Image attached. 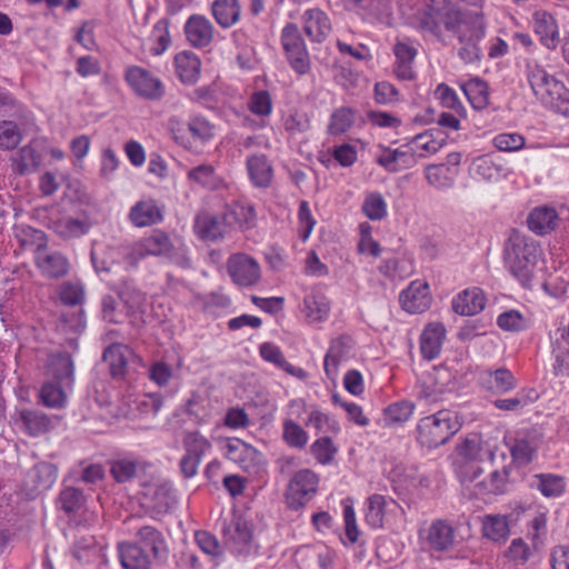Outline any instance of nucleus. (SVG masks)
Masks as SVG:
<instances>
[{
    "mask_svg": "<svg viewBox=\"0 0 569 569\" xmlns=\"http://www.w3.org/2000/svg\"><path fill=\"white\" fill-rule=\"evenodd\" d=\"M540 253V248L535 240L516 231L506 242V266L525 288L531 287Z\"/></svg>",
    "mask_w": 569,
    "mask_h": 569,
    "instance_id": "obj_1",
    "label": "nucleus"
},
{
    "mask_svg": "<svg viewBox=\"0 0 569 569\" xmlns=\"http://www.w3.org/2000/svg\"><path fill=\"white\" fill-rule=\"evenodd\" d=\"M526 77L542 104L561 113L568 112L569 90L561 81L550 76L533 59L526 61Z\"/></svg>",
    "mask_w": 569,
    "mask_h": 569,
    "instance_id": "obj_2",
    "label": "nucleus"
},
{
    "mask_svg": "<svg viewBox=\"0 0 569 569\" xmlns=\"http://www.w3.org/2000/svg\"><path fill=\"white\" fill-rule=\"evenodd\" d=\"M461 428L458 413L442 409L423 417L417 425L418 442L429 449L445 445Z\"/></svg>",
    "mask_w": 569,
    "mask_h": 569,
    "instance_id": "obj_3",
    "label": "nucleus"
},
{
    "mask_svg": "<svg viewBox=\"0 0 569 569\" xmlns=\"http://www.w3.org/2000/svg\"><path fill=\"white\" fill-rule=\"evenodd\" d=\"M223 545L234 553H247L252 542V530L248 521L239 513L232 512L220 521Z\"/></svg>",
    "mask_w": 569,
    "mask_h": 569,
    "instance_id": "obj_4",
    "label": "nucleus"
},
{
    "mask_svg": "<svg viewBox=\"0 0 569 569\" xmlns=\"http://www.w3.org/2000/svg\"><path fill=\"white\" fill-rule=\"evenodd\" d=\"M281 44L290 67L300 76L311 69L310 57L300 30L295 23H287L281 32Z\"/></svg>",
    "mask_w": 569,
    "mask_h": 569,
    "instance_id": "obj_5",
    "label": "nucleus"
},
{
    "mask_svg": "<svg viewBox=\"0 0 569 569\" xmlns=\"http://www.w3.org/2000/svg\"><path fill=\"white\" fill-rule=\"evenodd\" d=\"M226 268L231 281L239 288H253L262 278L258 260L244 252L232 253Z\"/></svg>",
    "mask_w": 569,
    "mask_h": 569,
    "instance_id": "obj_6",
    "label": "nucleus"
},
{
    "mask_svg": "<svg viewBox=\"0 0 569 569\" xmlns=\"http://www.w3.org/2000/svg\"><path fill=\"white\" fill-rule=\"evenodd\" d=\"M319 478L310 469H301L291 478L286 499L288 507L295 510L303 507L317 492Z\"/></svg>",
    "mask_w": 569,
    "mask_h": 569,
    "instance_id": "obj_7",
    "label": "nucleus"
},
{
    "mask_svg": "<svg viewBox=\"0 0 569 569\" xmlns=\"http://www.w3.org/2000/svg\"><path fill=\"white\" fill-rule=\"evenodd\" d=\"M420 538L430 552H448L457 545L453 526L446 519H436L423 530Z\"/></svg>",
    "mask_w": 569,
    "mask_h": 569,
    "instance_id": "obj_8",
    "label": "nucleus"
},
{
    "mask_svg": "<svg viewBox=\"0 0 569 569\" xmlns=\"http://www.w3.org/2000/svg\"><path fill=\"white\" fill-rule=\"evenodd\" d=\"M34 239L39 241L36 250V264L43 274L50 278H60L67 274L69 263L67 258L58 251H49L44 247V233L40 230L29 229Z\"/></svg>",
    "mask_w": 569,
    "mask_h": 569,
    "instance_id": "obj_9",
    "label": "nucleus"
},
{
    "mask_svg": "<svg viewBox=\"0 0 569 569\" xmlns=\"http://www.w3.org/2000/svg\"><path fill=\"white\" fill-rule=\"evenodd\" d=\"M209 448V441L199 432L194 431L186 435V455L180 460V470L187 478H190L197 473L201 457Z\"/></svg>",
    "mask_w": 569,
    "mask_h": 569,
    "instance_id": "obj_10",
    "label": "nucleus"
},
{
    "mask_svg": "<svg viewBox=\"0 0 569 569\" xmlns=\"http://www.w3.org/2000/svg\"><path fill=\"white\" fill-rule=\"evenodd\" d=\"M301 23L305 34L316 43H322L332 29L330 18L319 8L306 10L301 16Z\"/></svg>",
    "mask_w": 569,
    "mask_h": 569,
    "instance_id": "obj_11",
    "label": "nucleus"
},
{
    "mask_svg": "<svg viewBox=\"0 0 569 569\" xmlns=\"http://www.w3.org/2000/svg\"><path fill=\"white\" fill-rule=\"evenodd\" d=\"M129 86L141 97L148 99L160 98L163 93L160 80L140 67H131L126 72Z\"/></svg>",
    "mask_w": 569,
    "mask_h": 569,
    "instance_id": "obj_12",
    "label": "nucleus"
},
{
    "mask_svg": "<svg viewBox=\"0 0 569 569\" xmlns=\"http://www.w3.org/2000/svg\"><path fill=\"white\" fill-rule=\"evenodd\" d=\"M186 39L193 48H206L212 40L214 27L211 21L202 14H192L183 26Z\"/></svg>",
    "mask_w": 569,
    "mask_h": 569,
    "instance_id": "obj_13",
    "label": "nucleus"
},
{
    "mask_svg": "<svg viewBox=\"0 0 569 569\" xmlns=\"http://www.w3.org/2000/svg\"><path fill=\"white\" fill-rule=\"evenodd\" d=\"M497 449L498 440L496 438L482 439L472 435L466 438L459 447V453L468 460L493 462Z\"/></svg>",
    "mask_w": 569,
    "mask_h": 569,
    "instance_id": "obj_14",
    "label": "nucleus"
},
{
    "mask_svg": "<svg viewBox=\"0 0 569 569\" xmlns=\"http://www.w3.org/2000/svg\"><path fill=\"white\" fill-rule=\"evenodd\" d=\"M431 295L429 286L421 280L412 281L399 297L402 308L409 313H422L429 309L431 305Z\"/></svg>",
    "mask_w": 569,
    "mask_h": 569,
    "instance_id": "obj_15",
    "label": "nucleus"
},
{
    "mask_svg": "<svg viewBox=\"0 0 569 569\" xmlns=\"http://www.w3.org/2000/svg\"><path fill=\"white\" fill-rule=\"evenodd\" d=\"M226 456L246 471L254 470L262 462L261 452L238 438L228 441Z\"/></svg>",
    "mask_w": 569,
    "mask_h": 569,
    "instance_id": "obj_16",
    "label": "nucleus"
},
{
    "mask_svg": "<svg viewBox=\"0 0 569 569\" xmlns=\"http://www.w3.org/2000/svg\"><path fill=\"white\" fill-rule=\"evenodd\" d=\"M193 228L200 239L212 242L224 238L229 229L222 213L211 214L208 212L196 216Z\"/></svg>",
    "mask_w": 569,
    "mask_h": 569,
    "instance_id": "obj_17",
    "label": "nucleus"
},
{
    "mask_svg": "<svg viewBox=\"0 0 569 569\" xmlns=\"http://www.w3.org/2000/svg\"><path fill=\"white\" fill-rule=\"evenodd\" d=\"M532 26L536 36L543 47L555 50L560 42V33L557 20L547 11H537L533 13Z\"/></svg>",
    "mask_w": 569,
    "mask_h": 569,
    "instance_id": "obj_18",
    "label": "nucleus"
},
{
    "mask_svg": "<svg viewBox=\"0 0 569 569\" xmlns=\"http://www.w3.org/2000/svg\"><path fill=\"white\" fill-rule=\"evenodd\" d=\"M144 505L156 513L168 512L174 503L172 485L167 481L156 482L147 486L144 492Z\"/></svg>",
    "mask_w": 569,
    "mask_h": 569,
    "instance_id": "obj_19",
    "label": "nucleus"
},
{
    "mask_svg": "<svg viewBox=\"0 0 569 569\" xmlns=\"http://www.w3.org/2000/svg\"><path fill=\"white\" fill-rule=\"evenodd\" d=\"M487 303L482 289L472 287L465 289L452 299V309L461 316H475L481 312Z\"/></svg>",
    "mask_w": 569,
    "mask_h": 569,
    "instance_id": "obj_20",
    "label": "nucleus"
},
{
    "mask_svg": "<svg viewBox=\"0 0 569 569\" xmlns=\"http://www.w3.org/2000/svg\"><path fill=\"white\" fill-rule=\"evenodd\" d=\"M128 219L134 227L143 228L159 223L163 216L156 201L147 199L140 200L131 207Z\"/></svg>",
    "mask_w": 569,
    "mask_h": 569,
    "instance_id": "obj_21",
    "label": "nucleus"
},
{
    "mask_svg": "<svg viewBox=\"0 0 569 569\" xmlns=\"http://www.w3.org/2000/svg\"><path fill=\"white\" fill-rule=\"evenodd\" d=\"M134 356L132 349L124 343L113 342L103 351L102 358L109 365L113 378H122L129 360Z\"/></svg>",
    "mask_w": 569,
    "mask_h": 569,
    "instance_id": "obj_22",
    "label": "nucleus"
},
{
    "mask_svg": "<svg viewBox=\"0 0 569 569\" xmlns=\"http://www.w3.org/2000/svg\"><path fill=\"white\" fill-rule=\"evenodd\" d=\"M118 551L123 569H150L151 558L149 551L139 543H119Z\"/></svg>",
    "mask_w": 569,
    "mask_h": 569,
    "instance_id": "obj_23",
    "label": "nucleus"
},
{
    "mask_svg": "<svg viewBox=\"0 0 569 569\" xmlns=\"http://www.w3.org/2000/svg\"><path fill=\"white\" fill-rule=\"evenodd\" d=\"M410 144L418 158H425L438 152L446 143V136L439 129H429L415 136Z\"/></svg>",
    "mask_w": 569,
    "mask_h": 569,
    "instance_id": "obj_24",
    "label": "nucleus"
},
{
    "mask_svg": "<svg viewBox=\"0 0 569 569\" xmlns=\"http://www.w3.org/2000/svg\"><path fill=\"white\" fill-rule=\"evenodd\" d=\"M20 428L29 436L37 437L52 428L51 419L41 410L24 409L19 412Z\"/></svg>",
    "mask_w": 569,
    "mask_h": 569,
    "instance_id": "obj_25",
    "label": "nucleus"
},
{
    "mask_svg": "<svg viewBox=\"0 0 569 569\" xmlns=\"http://www.w3.org/2000/svg\"><path fill=\"white\" fill-rule=\"evenodd\" d=\"M48 375L51 381L66 386H72L73 382V362L66 352L51 355L48 359Z\"/></svg>",
    "mask_w": 569,
    "mask_h": 569,
    "instance_id": "obj_26",
    "label": "nucleus"
},
{
    "mask_svg": "<svg viewBox=\"0 0 569 569\" xmlns=\"http://www.w3.org/2000/svg\"><path fill=\"white\" fill-rule=\"evenodd\" d=\"M446 329L441 323H430L426 327L420 339L421 355L427 360L436 359L442 347Z\"/></svg>",
    "mask_w": 569,
    "mask_h": 569,
    "instance_id": "obj_27",
    "label": "nucleus"
},
{
    "mask_svg": "<svg viewBox=\"0 0 569 569\" xmlns=\"http://www.w3.org/2000/svg\"><path fill=\"white\" fill-rule=\"evenodd\" d=\"M58 470L53 463L39 462L27 473V481L32 485V490L41 492L50 489L57 481Z\"/></svg>",
    "mask_w": 569,
    "mask_h": 569,
    "instance_id": "obj_28",
    "label": "nucleus"
},
{
    "mask_svg": "<svg viewBox=\"0 0 569 569\" xmlns=\"http://www.w3.org/2000/svg\"><path fill=\"white\" fill-rule=\"evenodd\" d=\"M222 214L228 228L239 227L241 229H250L256 223V211L248 204L234 202L227 206Z\"/></svg>",
    "mask_w": 569,
    "mask_h": 569,
    "instance_id": "obj_29",
    "label": "nucleus"
},
{
    "mask_svg": "<svg viewBox=\"0 0 569 569\" xmlns=\"http://www.w3.org/2000/svg\"><path fill=\"white\" fill-rule=\"evenodd\" d=\"M259 352L263 360H266L270 363H273L278 368L284 370L290 376H293L301 380L307 378V372L302 368L296 367V366H292L291 363H289L286 360L280 348L278 346H276L274 343H272V342L262 343L259 348Z\"/></svg>",
    "mask_w": 569,
    "mask_h": 569,
    "instance_id": "obj_30",
    "label": "nucleus"
},
{
    "mask_svg": "<svg viewBox=\"0 0 569 569\" xmlns=\"http://www.w3.org/2000/svg\"><path fill=\"white\" fill-rule=\"evenodd\" d=\"M211 12L216 22L227 29L240 20L241 7L238 0H214L211 4Z\"/></svg>",
    "mask_w": 569,
    "mask_h": 569,
    "instance_id": "obj_31",
    "label": "nucleus"
},
{
    "mask_svg": "<svg viewBox=\"0 0 569 569\" xmlns=\"http://www.w3.org/2000/svg\"><path fill=\"white\" fill-rule=\"evenodd\" d=\"M350 350V339L341 337L333 340L325 357V372L330 380H335L338 375L340 362L347 357Z\"/></svg>",
    "mask_w": 569,
    "mask_h": 569,
    "instance_id": "obj_32",
    "label": "nucleus"
},
{
    "mask_svg": "<svg viewBox=\"0 0 569 569\" xmlns=\"http://www.w3.org/2000/svg\"><path fill=\"white\" fill-rule=\"evenodd\" d=\"M530 487L546 498H558L566 491L565 478L553 473H538L532 477Z\"/></svg>",
    "mask_w": 569,
    "mask_h": 569,
    "instance_id": "obj_33",
    "label": "nucleus"
},
{
    "mask_svg": "<svg viewBox=\"0 0 569 569\" xmlns=\"http://www.w3.org/2000/svg\"><path fill=\"white\" fill-rule=\"evenodd\" d=\"M480 381L483 388L496 393H505L516 387L512 373L505 368L483 372Z\"/></svg>",
    "mask_w": 569,
    "mask_h": 569,
    "instance_id": "obj_34",
    "label": "nucleus"
},
{
    "mask_svg": "<svg viewBox=\"0 0 569 569\" xmlns=\"http://www.w3.org/2000/svg\"><path fill=\"white\" fill-rule=\"evenodd\" d=\"M329 311V301L322 293L311 292L305 297L302 312L310 323L326 320Z\"/></svg>",
    "mask_w": 569,
    "mask_h": 569,
    "instance_id": "obj_35",
    "label": "nucleus"
},
{
    "mask_svg": "<svg viewBox=\"0 0 569 569\" xmlns=\"http://www.w3.org/2000/svg\"><path fill=\"white\" fill-rule=\"evenodd\" d=\"M393 51L396 56L395 73L397 78L401 80H412L415 78L412 63L417 54L416 49L406 43L398 42Z\"/></svg>",
    "mask_w": 569,
    "mask_h": 569,
    "instance_id": "obj_36",
    "label": "nucleus"
},
{
    "mask_svg": "<svg viewBox=\"0 0 569 569\" xmlns=\"http://www.w3.org/2000/svg\"><path fill=\"white\" fill-rule=\"evenodd\" d=\"M557 220L558 214L553 208H536L528 217V227L537 234H547L556 228Z\"/></svg>",
    "mask_w": 569,
    "mask_h": 569,
    "instance_id": "obj_37",
    "label": "nucleus"
},
{
    "mask_svg": "<svg viewBox=\"0 0 569 569\" xmlns=\"http://www.w3.org/2000/svg\"><path fill=\"white\" fill-rule=\"evenodd\" d=\"M457 176L458 169H452L451 167L441 163L428 164L425 168V177L428 183L438 190L451 188Z\"/></svg>",
    "mask_w": 569,
    "mask_h": 569,
    "instance_id": "obj_38",
    "label": "nucleus"
},
{
    "mask_svg": "<svg viewBox=\"0 0 569 569\" xmlns=\"http://www.w3.org/2000/svg\"><path fill=\"white\" fill-rule=\"evenodd\" d=\"M389 506H397L396 501L392 499H387L382 495H372L367 500V510H366V522L375 528H382L385 521L386 509Z\"/></svg>",
    "mask_w": 569,
    "mask_h": 569,
    "instance_id": "obj_39",
    "label": "nucleus"
},
{
    "mask_svg": "<svg viewBox=\"0 0 569 569\" xmlns=\"http://www.w3.org/2000/svg\"><path fill=\"white\" fill-rule=\"evenodd\" d=\"M247 169L254 186L266 188L271 182L272 168L264 154H254L247 159Z\"/></svg>",
    "mask_w": 569,
    "mask_h": 569,
    "instance_id": "obj_40",
    "label": "nucleus"
},
{
    "mask_svg": "<svg viewBox=\"0 0 569 569\" xmlns=\"http://www.w3.org/2000/svg\"><path fill=\"white\" fill-rule=\"evenodd\" d=\"M483 536L493 541L501 542L507 540L510 535V525L507 516L487 515L482 519Z\"/></svg>",
    "mask_w": 569,
    "mask_h": 569,
    "instance_id": "obj_41",
    "label": "nucleus"
},
{
    "mask_svg": "<svg viewBox=\"0 0 569 569\" xmlns=\"http://www.w3.org/2000/svg\"><path fill=\"white\" fill-rule=\"evenodd\" d=\"M139 545L146 550L152 551L156 559H164L167 556V546L161 537V533L153 527L144 526L139 529L138 533Z\"/></svg>",
    "mask_w": 569,
    "mask_h": 569,
    "instance_id": "obj_42",
    "label": "nucleus"
},
{
    "mask_svg": "<svg viewBox=\"0 0 569 569\" xmlns=\"http://www.w3.org/2000/svg\"><path fill=\"white\" fill-rule=\"evenodd\" d=\"M11 160L13 172L21 176L34 172L40 163V157L31 146L22 147Z\"/></svg>",
    "mask_w": 569,
    "mask_h": 569,
    "instance_id": "obj_43",
    "label": "nucleus"
},
{
    "mask_svg": "<svg viewBox=\"0 0 569 569\" xmlns=\"http://www.w3.org/2000/svg\"><path fill=\"white\" fill-rule=\"evenodd\" d=\"M461 89L473 109L482 110L487 108L489 103V92L485 81L478 78L471 79L462 84Z\"/></svg>",
    "mask_w": 569,
    "mask_h": 569,
    "instance_id": "obj_44",
    "label": "nucleus"
},
{
    "mask_svg": "<svg viewBox=\"0 0 569 569\" xmlns=\"http://www.w3.org/2000/svg\"><path fill=\"white\" fill-rule=\"evenodd\" d=\"M356 121V112L349 107H340L336 109L328 124V133L331 136H340L351 129Z\"/></svg>",
    "mask_w": 569,
    "mask_h": 569,
    "instance_id": "obj_45",
    "label": "nucleus"
},
{
    "mask_svg": "<svg viewBox=\"0 0 569 569\" xmlns=\"http://www.w3.org/2000/svg\"><path fill=\"white\" fill-rule=\"evenodd\" d=\"M70 386L47 381L40 390L41 402L49 408H62L67 402L66 390Z\"/></svg>",
    "mask_w": 569,
    "mask_h": 569,
    "instance_id": "obj_46",
    "label": "nucleus"
},
{
    "mask_svg": "<svg viewBox=\"0 0 569 569\" xmlns=\"http://www.w3.org/2000/svg\"><path fill=\"white\" fill-rule=\"evenodd\" d=\"M485 36L483 14L478 11H467L465 23L459 32L460 42L480 40Z\"/></svg>",
    "mask_w": 569,
    "mask_h": 569,
    "instance_id": "obj_47",
    "label": "nucleus"
},
{
    "mask_svg": "<svg viewBox=\"0 0 569 569\" xmlns=\"http://www.w3.org/2000/svg\"><path fill=\"white\" fill-rule=\"evenodd\" d=\"M86 497L81 489L74 487H66L59 493L58 507L67 515H73L81 510L84 506Z\"/></svg>",
    "mask_w": 569,
    "mask_h": 569,
    "instance_id": "obj_48",
    "label": "nucleus"
},
{
    "mask_svg": "<svg viewBox=\"0 0 569 569\" xmlns=\"http://www.w3.org/2000/svg\"><path fill=\"white\" fill-rule=\"evenodd\" d=\"M201 61L198 54L192 51L180 52V81L194 83L199 79Z\"/></svg>",
    "mask_w": 569,
    "mask_h": 569,
    "instance_id": "obj_49",
    "label": "nucleus"
},
{
    "mask_svg": "<svg viewBox=\"0 0 569 569\" xmlns=\"http://www.w3.org/2000/svg\"><path fill=\"white\" fill-rule=\"evenodd\" d=\"M90 224L86 220L66 217L54 223L56 232L62 238H78L89 231Z\"/></svg>",
    "mask_w": 569,
    "mask_h": 569,
    "instance_id": "obj_50",
    "label": "nucleus"
},
{
    "mask_svg": "<svg viewBox=\"0 0 569 569\" xmlns=\"http://www.w3.org/2000/svg\"><path fill=\"white\" fill-rule=\"evenodd\" d=\"M188 178L203 188L213 190L217 189L221 180L216 174L214 168L211 164H200L188 172Z\"/></svg>",
    "mask_w": 569,
    "mask_h": 569,
    "instance_id": "obj_51",
    "label": "nucleus"
},
{
    "mask_svg": "<svg viewBox=\"0 0 569 569\" xmlns=\"http://www.w3.org/2000/svg\"><path fill=\"white\" fill-rule=\"evenodd\" d=\"M497 325L503 331L520 332L528 328V319L520 311L511 309L498 316Z\"/></svg>",
    "mask_w": 569,
    "mask_h": 569,
    "instance_id": "obj_52",
    "label": "nucleus"
},
{
    "mask_svg": "<svg viewBox=\"0 0 569 569\" xmlns=\"http://www.w3.org/2000/svg\"><path fill=\"white\" fill-rule=\"evenodd\" d=\"M139 466L136 460L121 458L111 461L110 472L117 482H127L137 475Z\"/></svg>",
    "mask_w": 569,
    "mask_h": 569,
    "instance_id": "obj_53",
    "label": "nucleus"
},
{
    "mask_svg": "<svg viewBox=\"0 0 569 569\" xmlns=\"http://www.w3.org/2000/svg\"><path fill=\"white\" fill-rule=\"evenodd\" d=\"M150 40L152 42L150 47L152 54L159 56L167 50L171 43L167 19H162L154 24Z\"/></svg>",
    "mask_w": 569,
    "mask_h": 569,
    "instance_id": "obj_54",
    "label": "nucleus"
},
{
    "mask_svg": "<svg viewBox=\"0 0 569 569\" xmlns=\"http://www.w3.org/2000/svg\"><path fill=\"white\" fill-rule=\"evenodd\" d=\"M362 211L370 220H381L387 216V203L379 192L368 193L362 203Z\"/></svg>",
    "mask_w": 569,
    "mask_h": 569,
    "instance_id": "obj_55",
    "label": "nucleus"
},
{
    "mask_svg": "<svg viewBox=\"0 0 569 569\" xmlns=\"http://www.w3.org/2000/svg\"><path fill=\"white\" fill-rule=\"evenodd\" d=\"M283 440L289 447L302 449L308 442V433L293 420L283 422Z\"/></svg>",
    "mask_w": 569,
    "mask_h": 569,
    "instance_id": "obj_56",
    "label": "nucleus"
},
{
    "mask_svg": "<svg viewBox=\"0 0 569 569\" xmlns=\"http://www.w3.org/2000/svg\"><path fill=\"white\" fill-rule=\"evenodd\" d=\"M140 246L146 253L159 256L170 250L171 242L164 232L156 230L150 237L144 238Z\"/></svg>",
    "mask_w": 569,
    "mask_h": 569,
    "instance_id": "obj_57",
    "label": "nucleus"
},
{
    "mask_svg": "<svg viewBox=\"0 0 569 569\" xmlns=\"http://www.w3.org/2000/svg\"><path fill=\"white\" fill-rule=\"evenodd\" d=\"M416 397L420 402L432 405L442 399V390L438 388L432 377H426L417 385Z\"/></svg>",
    "mask_w": 569,
    "mask_h": 569,
    "instance_id": "obj_58",
    "label": "nucleus"
},
{
    "mask_svg": "<svg viewBox=\"0 0 569 569\" xmlns=\"http://www.w3.org/2000/svg\"><path fill=\"white\" fill-rule=\"evenodd\" d=\"M189 131L194 140L201 144L208 142L214 137V126L203 117H194L190 120Z\"/></svg>",
    "mask_w": 569,
    "mask_h": 569,
    "instance_id": "obj_59",
    "label": "nucleus"
},
{
    "mask_svg": "<svg viewBox=\"0 0 569 569\" xmlns=\"http://www.w3.org/2000/svg\"><path fill=\"white\" fill-rule=\"evenodd\" d=\"M21 132L17 123L12 121L0 122V148L14 149L21 141Z\"/></svg>",
    "mask_w": 569,
    "mask_h": 569,
    "instance_id": "obj_60",
    "label": "nucleus"
},
{
    "mask_svg": "<svg viewBox=\"0 0 569 569\" xmlns=\"http://www.w3.org/2000/svg\"><path fill=\"white\" fill-rule=\"evenodd\" d=\"M493 144L500 151L515 152L525 147L526 139L520 133L505 132L493 138Z\"/></svg>",
    "mask_w": 569,
    "mask_h": 569,
    "instance_id": "obj_61",
    "label": "nucleus"
},
{
    "mask_svg": "<svg viewBox=\"0 0 569 569\" xmlns=\"http://www.w3.org/2000/svg\"><path fill=\"white\" fill-rule=\"evenodd\" d=\"M306 425L322 432L337 433L340 429L338 421L317 409L310 411Z\"/></svg>",
    "mask_w": 569,
    "mask_h": 569,
    "instance_id": "obj_62",
    "label": "nucleus"
},
{
    "mask_svg": "<svg viewBox=\"0 0 569 569\" xmlns=\"http://www.w3.org/2000/svg\"><path fill=\"white\" fill-rule=\"evenodd\" d=\"M311 453L321 465H327L333 459L337 448L329 437H322L311 445Z\"/></svg>",
    "mask_w": 569,
    "mask_h": 569,
    "instance_id": "obj_63",
    "label": "nucleus"
},
{
    "mask_svg": "<svg viewBox=\"0 0 569 569\" xmlns=\"http://www.w3.org/2000/svg\"><path fill=\"white\" fill-rule=\"evenodd\" d=\"M415 410V405L410 401H399L390 405L385 410L386 420L398 423L410 419Z\"/></svg>",
    "mask_w": 569,
    "mask_h": 569,
    "instance_id": "obj_64",
    "label": "nucleus"
}]
</instances>
